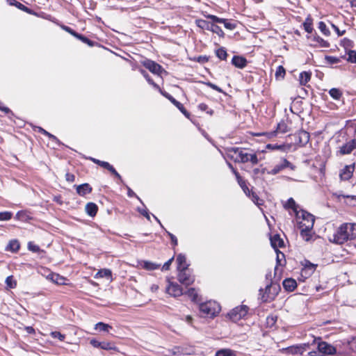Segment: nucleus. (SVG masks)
<instances>
[{"mask_svg": "<svg viewBox=\"0 0 356 356\" xmlns=\"http://www.w3.org/2000/svg\"><path fill=\"white\" fill-rule=\"evenodd\" d=\"M356 239V223L343 222L340 225L329 241L337 245H343Z\"/></svg>", "mask_w": 356, "mask_h": 356, "instance_id": "obj_1", "label": "nucleus"}, {"mask_svg": "<svg viewBox=\"0 0 356 356\" xmlns=\"http://www.w3.org/2000/svg\"><path fill=\"white\" fill-rule=\"evenodd\" d=\"M229 157L235 163H245L250 162L252 165L259 163L256 153H248L245 149L242 147H230L227 150Z\"/></svg>", "mask_w": 356, "mask_h": 356, "instance_id": "obj_2", "label": "nucleus"}, {"mask_svg": "<svg viewBox=\"0 0 356 356\" xmlns=\"http://www.w3.org/2000/svg\"><path fill=\"white\" fill-rule=\"evenodd\" d=\"M317 342V350H312L308 353L309 356H329L337 353L335 346L321 340V337L315 338L312 344Z\"/></svg>", "mask_w": 356, "mask_h": 356, "instance_id": "obj_3", "label": "nucleus"}, {"mask_svg": "<svg viewBox=\"0 0 356 356\" xmlns=\"http://www.w3.org/2000/svg\"><path fill=\"white\" fill-rule=\"evenodd\" d=\"M200 312L202 316L213 318L220 311V305L215 301H207L199 305Z\"/></svg>", "mask_w": 356, "mask_h": 356, "instance_id": "obj_4", "label": "nucleus"}, {"mask_svg": "<svg viewBox=\"0 0 356 356\" xmlns=\"http://www.w3.org/2000/svg\"><path fill=\"white\" fill-rule=\"evenodd\" d=\"M280 291V286L275 283H270L268 284L265 289H260V295L261 300L264 302H268L274 300Z\"/></svg>", "mask_w": 356, "mask_h": 356, "instance_id": "obj_5", "label": "nucleus"}, {"mask_svg": "<svg viewBox=\"0 0 356 356\" xmlns=\"http://www.w3.org/2000/svg\"><path fill=\"white\" fill-rule=\"evenodd\" d=\"M249 307L246 305H239L232 309L227 317L233 322H237L243 318L248 313Z\"/></svg>", "mask_w": 356, "mask_h": 356, "instance_id": "obj_6", "label": "nucleus"}, {"mask_svg": "<svg viewBox=\"0 0 356 356\" xmlns=\"http://www.w3.org/2000/svg\"><path fill=\"white\" fill-rule=\"evenodd\" d=\"M286 168H289L291 170H295L296 167L286 158L282 157L280 159V163L275 165L270 170L268 171L267 173L270 175H276Z\"/></svg>", "mask_w": 356, "mask_h": 356, "instance_id": "obj_7", "label": "nucleus"}, {"mask_svg": "<svg viewBox=\"0 0 356 356\" xmlns=\"http://www.w3.org/2000/svg\"><path fill=\"white\" fill-rule=\"evenodd\" d=\"M298 218H299V221L298 222V227H314L315 218L312 214L306 211L302 210L301 216H298Z\"/></svg>", "mask_w": 356, "mask_h": 356, "instance_id": "obj_8", "label": "nucleus"}, {"mask_svg": "<svg viewBox=\"0 0 356 356\" xmlns=\"http://www.w3.org/2000/svg\"><path fill=\"white\" fill-rule=\"evenodd\" d=\"M60 27L63 31L67 32L68 33H70L72 36H74L76 38H77L78 40H81L82 42H83L85 44H87L89 47H94L95 44H97V42L90 40L89 38H88L85 35L76 32L74 30H73L71 27H70L68 26H66V25H64V24H60Z\"/></svg>", "mask_w": 356, "mask_h": 356, "instance_id": "obj_9", "label": "nucleus"}, {"mask_svg": "<svg viewBox=\"0 0 356 356\" xmlns=\"http://www.w3.org/2000/svg\"><path fill=\"white\" fill-rule=\"evenodd\" d=\"M90 161L93 162L94 163L99 165L100 167L107 170L109 171L115 178H117L120 181H122V178L121 175L116 171V170L114 168V167L111 165L107 161H104L99 160L97 159L93 158V157H89L88 159Z\"/></svg>", "mask_w": 356, "mask_h": 356, "instance_id": "obj_10", "label": "nucleus"}, {"mask_svg": "<svg viewBox=\"0 0 356 356\" xmlns=\"http://www.w3.org/2000/svg\"><path fill=\"white\" fill-rule=\"evenodd\" d=\"M161 95L165 97L166 99H168L175 106H176L179 111L188 120H191V115L190 112H188L184 106L177 101L175 98H174L168 92L163 91Z\"/></svg>", "mask_w": 356, "mask_h": 356, "instance_id": "obj_11", "label": "nucleus"}, {"mask_svg": "<svg viewBox=\"0 0 356 356\" xmlns=\"http://www.w3.org/2000/svg\"><path fill=\"white\" fill-rule=\"evenodd\" d=\"M270 241L272 248L277 252V259L279 261V254H281L282 257H284V254L278 250V248H282L285 246L284 241L279 234L270 236Z\"/></svg>", "mask_w": 356, "mask_h": 356, "instance_id": "obj_12", "label": "nucleus"}, {"mask_svg": "<svg viewBox=\"0 0 356 356\" xmlns=\"http://www.w3.org/2000/svg\"><path fill=\"white\" fill-rule=\"evenodd\" d=\"M229 167L232 170V172L236 177V179L238 181V184L241 186V188L243 189V192L249 197H250V193L252 192V190H250L247 184L246 181L240 175L239 172L237 171L236 168L233 167V165L231 163H228Z\"/></svg>", "mask_w": 356, "mask_h": 356, "instance_id": "obj_13", "label": "nucleus"}, {"mask_svg": "<svg viewBox=\"0 0 356 356\" xmlns=\"http://www.w3.org/2000/svg\"><path fill=\"white\" fill-rule=\"evenodd\" d=\"M312 73L311 71H303L299 74L298 81L301 86L300 90L304 92L305 95H307V91L302 87L310 88L308 83L311 81Z\"/></svg>", "mask_w": 356, "mask_h": 356, "instance_id": "obj_14", "label": "nucleus"}, {"mask_svg": "<svg viewBox=\"0 0 356 356\" xmlns=\"http://www.w3.org/2000/svg\"><path fill=\"white\" fill-rule=\"evenodd\" d=\"M143 66L149 70L152 73L160 75L163 67L161 65L150 59H145L141 62Z\"/></svg>", "mask_w": 356, "mask_h": 356, "instance_id": "obj_15", "label": "nucleus"}, {"mask_svg": "<svg viewBox=\"0 0 356 356\" xmlns=\"http://www.w3.org/2000/svg\"><path fill=\"white\" fill-rule=\"evenodd\" d=\"M177 279L180 283L186 286L192 284L195 281L194 276L188 272V270H178Z\"/></svg>", "mask_w": 356, "mask_h": 356, "instance_id": "obj_16", "label": "nucleus"}, {"mask_svg": "<svg viewBox=\"0 0 356 356\" xmlns=\"http://www.w3.org/2000/svg\"><path fill=\"white\" fill-rule=\"evenodd\" d=\"M165 291L168 294L173 297H179L183 294V289L180 285L176 282H168Z\"/></svg>", "mask_w": 356, "mask_h": 356, "instance_id": "obj_17", "label": "nucleus"}, {"mask_svg": "<svg viewBox=\"0 0 356 356\" xmlns=\"http://www.w3.org/2000/svg\"><path fill=\"white\" fill-rule=\"evenodd\" d=\"M296 143L300 147L306 145L310 138L309 134L304 130H300L298 133L294 134Z\"/></svg>", "mask_w": 356, "mask_h": 356, "instance_id": "obj_18", "label": "nucleus"}, {"mask_svg": "<svg viewBox=\"0 0 356 356\" xmlns=\"http://www.w3.org/2000/svg\"><path fill=\"white\" fill-rule=\"evenodd\" d=\"M310 38L311 41L313 42L311 45L313 47H323L328 48L330 46V44L328 41L324 40L323 38L319 36L317 33L313 34L311 37H307Z\"/></svg>", "mask_w": 356, "mask_h": 356, "instance_id": "obj_19", "label": "nucleus"}, {"mask_svg": "<svg viewBox=\"0 0 356 356\" xmlns=\"http://www.w3.org/2000/svg\"><path fill=\"white\" fill-rule=\"evenodd\" d=\"M356 149V138L347 141L339 147V152L341 155L349 154Z\"/></svg>", "mask_w": 356, "mask_h": 356, "instance_id": "obj_20", "label": "nucleus"}, {"mask_svg": "<svg viewBox=\"0 0 356 356\" xmlns=\"http://www.w3.org/2000/svg\"><path fill=\"white\" fill-rule=\"evenodd\" d=\"M355 171V164L347 165L341 170L339 177L342 181L349 180L353 175Z\"/></svg>", "mask_w": 356, "mask_h": 356, "instance_id": "obj_21", "label": "nucleus"}, {"mask_svg": "<svg viewBox=\"0 0 356 356\" xmlns=\"http://www.w3.org/2000/svg\"><path fill=\"white\" fill-rule=\"evenodd\" d=\"M289 124H291V121L286 118L285 120H282L277 124L276 127V131L279 134H286L291 131V128L289 127Z\"/></svg>", "mask_w": 356, "mask_h": 356, "instance_id": "obj_22", "label": "nucleus"}, {"mask_svg": "<svg viewBox=\"0 0 356 356\" xmlns=\"http://www.w3.org/2000/svg\"><path fill=\"white\" fill-rule=\"evenodd\" d=\"M302 266L301 274L305 276L311 275L315 271L317 266V265L311 263L309 260H305Z\"/></svg>", "mask_w": 356, "mask_h": 356, "instance_id": "obj_23", "label": "nucleus"}, {"mask_svg": "<svg viewBox=\"0 0 356 356\" xmlns=\"http://www.w3.org/2000/svg\"><path fill=\"white\" fill-rule=\"evenodd\" d=\"M232 64L239 69L245 68L248 65L247 59L241 56H234L232 59Z\"/></svg>", "mask_w": 356, "mask_h": 356, "instance_id": "obj_24", "label": "nucleus"}, {"mask_svg": "<svg viewBox=\"0 0 356 356\" xmlns=\"http://www.w3.org/2000/svg\"><path fill=\"white\" fill-rule=\"evenodd\" d=\"M76 193L80 196H85L92 191V186L88 184H82L76 186Z\"/></svg>", "mask_w": 356, "mask_h": 356, "instance_id": "obj_25", "label": "nucleus"}, {"mask_svg": "<svg viewBox=\"0 0 356 356\" xmlns=\"http://www.w3.org/2000/svg\"><path fill=\"white\" fill-rule=\"evenodd\" d=\"M284 289L289 292L293 291L297 287V282L293 278H286L282 282Z\"/></svg>", "mask_w": 356, "mask_h": 356, "instance_id": "obj_26", "label": "nucleus"}, {"mask_svg": "<svg viewBox=\"0 0 356 356\" xmlns=\"http://www.w3.org/2000/svg\"><path fill=\"white\" fill-rule=\"evenodd\" d=\"M176 262L177 264V270H188V264L186 263V256L183 254H179L177 256Z\"/></svg>", "mask_w": 356, "mask_h": 356, "instance_id": "obj_27", "label": "nucleus"}, {"mask_svg": "<svg viewBox=\"0 0 356 356\" xmlns=\"http://www.w3.org/2000/svg\"><path fill=\"white\" fill-rule=\"evenodd\" d=\"M139 72L145 77L148 83L152 85L156 90H159L161 94L164 91L157 83L154 81V80L149 76L148 73L145 70L139 69Z\"/></svg>", "mask_w": 356, "mask_h": 356, "instance_id": "obj_28", "label": "nucleus"}, {"mask_svg": "<svg viewBox=\"0 0 356 356\" xmlns=\"http://www.w3.org/2000/svg\"><path fill=\"white\" fill-rule=\"evenodd\" d=\"M85 210L88 216L94 217L98 211V207L94 202H88L86 205Z\"/></svg>", "mask_w": 356, "mask_h": 356, "instance_id": "obj_29", "label": "nucleus"}, {"mask_svg": "<svg viewBox=\"0 0 356 356\" xmlns=\"http://www.w3.org/2000/svg\"><path fill=\"white\" fill-rule=\"evenodd\" d=\"M300 229V236L305 241H309L312 238V229L313 227H299Z\"/></svg>", "mask_w": 356, "mask_h": 356, "instance_id": "obj_30", "label": "nucleus"}, {"mask_svg": "<svg viewBox=\"0 0 356 356\" xmlns=\"http://www.w3.org/2000/svg\"><path fill=\"white\" fill-rule=\"evenodd\" d=\"M20 249V243L17 239H13L9 241L8 245L6 248V250L10 251L16 253Z\"/></svg>", "mask_w": 356, "mask_h": 356, "instance_id": "obj_31", "label": "nucleus"}, {"mask_svg": "<svg viewBox=\"0 0 356 356\" xmlns=\"http://www.w3.org/2000/svg\"><path fill=\"white\" fill-rule=\"evenodd\" d=\"M302 26L304 30L308 33H312L314 31L313 28V19L311 16V15H308V16L306 17L305 22L302 23Z\"/></svg>", "mask_w": 356, "mask_h": 356, "instance_id": "obj_32", "label": "nucleus"}, {"mask_svg": "<svg viewBox=\"0 0 356 356\" xmlns=\"http://www.w3.org/2000/svg\"><path fill=\"white\" fill-rule=\"evenodd\" d=\"M195 23L198 28L201 29L202 30L207 31H210L211 25L213 24L202 19H197L195 21Z\"/></svg>", "mask_w": 356, "mask_h": 356, "instance_id": "obj_33", "label": "nucleus"}, {"mask_svg": "<svg viewBox=\"0 0 356 356\" xmlns=\"http://www.w3.org/2000/svg\"><path fill=\"white\" fill-rule=\"evenodd\" d=\"M100 349L120 352L119 348L115 346V343L111 341H102Z\"/></svg>", "mask_w": 356, "mask_h": 356, "instance_id": "obj_34", "label": "nucleus"}, {"mask_svg": "<svg viewBox=\"0 0 356 356\" xmlns=\"http://www.w3.org/2000/svg\"><path fill=\"white\" fill-rule=\"evenodd\" d=\"M143 269L147 270H154L160 268L161 265L149 261H143L140 263Z\"/></svg>", "mask_w": 356, "mask_h": 356, "instance_id": "obj_35", "label": "nucleus"}, {"mask_svg": "<svg viewBox=\"0 0 356 356\" xmlns=\"http://www.w3.org/2000/svg\"><path fill=\"white\" fill-rule=\"evenodd\" d=\"M329 95L334 100H341L343 97V91L337 88H332L329 90Z\"/></svg>", "mask_w": 356, "mask_h": 356, "instance_id": "obj_36", "label": "nucleus"}, {"mask_svg": "<svg viewBox=\"0 0 356 356\" xmlns=\"http://www.w3.org/2000/svg\"><path fill=\"white\" fill-rule=\"evenodd\" d=\"M284 207L286 209H292L293 211L295 212L297 216L298 215V205L296 204L293 198L290 197L289 199H288Z\"/></svg>", "mask_w": 356, "mask_h": 356, "instance_id": "obj_37", "label": "nucleus"}, {"mask_svg": "<svg viewBox=\"0 0 356 356\" xmlns=\"http://www.w3.org/2000/svg\"><path fill=\"white\" fill-rule=\"evenodd\" d=\"M301 348H302L300 347L299 344L291 346L286 348V352L291 355H302L303 352Z\"/></svg>", "mask_w": 356, "mask_h": 356, "instance_id": "obj_38", "label": "nucleus"}, {"mask_svg": "<svg viewBox=\"0 0 356 356\" xmlns=\"http://www.w3.org/2000/svg\"><path fill=\"white\" fill-rule=\"evenodd\" d=\"M286 75V70L282 65H279L275 71V76L277 81L283 80Z\"/></svg>", "mask_w": 356, "mask_h": 356, "instance_id": "obj_39", "label": "nucleus"}, {"mask_svg": "<svg viewBox=\"0 0 356 356\" xmlns=\"http://www.w3.org/2000/svg\"><path fill=\"white\" fill-rule=\"evenodd\" d=\"M15 218L18 220L23 221V222H26L29 220L31 219V218L29 216L28 212L26 211H24V210L19 211L15 215Z\"/></svg>", "mask_w": 356, "mask_h": 356, "instance_id": "obj_40", "label": "nucleus"}, {"mask_svg": "<svg viewBox=\"0 0 356 356\" xmlns=\"http://www.w3.org/2000/svg\"><path fill=\"white\" fill-rule=\"evenodd\" d=\"M216 356H236L234 350L225 348L220 349L216 353Z\"/></svg>", "mask_w": 356, "mask_h": 356, "instance_id": "obj_41", "label": "nucleus"}, {"mask_svg": "<svg viewBox=\"0 0 356 356\" xmlns=\"http://www.w3.org/2000/svg\"><path fill=\"white\" fill-rule=\"evenodd\" d=\"M277 321V316L276 315H269L266 318V327L268 328H273L275 327L276 323Z\"/></svg>", "mask_w": 356, "mask_h": 356, "instance_id": "obj_42", "label": "nucleus"}, {"mask_svg": "<svg viewBox=\"0 0 356 356\" xmlns=\"http://www.w3.org/2000/svg\"><path fill=\"white\" fill-rule=\"evenodd\" d=\"M95 329L102 332H109V330L112 329V326L103 322H99L95 324Z\"/></svg>", "mask_w": 356, "mask_h": 356, "instance_id": "obj_43", "label": "nucleus"}, {"mask_svg": "<svg viewBox=\"0 0 356 356\" xmlns=\"http://www.w3.org/2000/svg\"><path fill=\"white\" fill-rule=\"evenodd\" d=\"M286 145L285 144L278 145V144H267L266 146V149L270 150H280L282 152L286 151Z\"/></svg>", "mask_w": 356, "mask_h": 356, "instance_id": "obj_44", "label": "nucleus"}, {"mask_svg": "<svg viewBox=\"0 0 356 356\" xmlns=\"http://www.w3.org/2000/svg\"><path fill=\"white\" fill-rule=\"evenodd\" d=\"M318 28L324 35L330 36L331 35L330 31L324 22H319L318 24Z\"/></svg>", "mask_w": 356, "mask_h": 356, "instance_id": "obj_45", "label": "nucleus"}, {"mask_svg": "<svg viewBox=\"0 0 356 356\" xmlns=\"http://www.w3.org/2000/svg\"><path fill=\"white\" fill-rule=\"evenodd\" d=\"M216 56L222 60H227V58L228 56V54H227V52L225 49V48L224 47H220L218 48L216 51Z\"/></svg>", "mask_w": 356, "mask_h": 356, "instance_id": "obj_46", "label": "nucleus"}, {"mask_svg": "<svg viewBox=\"0 0 356 356\" xmlns=\"http://www.w3.org/2000/svg\"><path fill=\"white\" fill-rule=\"evenodd\" d=\"M6 284L8 289H15L17 286V281L13 275L8 276L6 279Z\"/></svg>", "mask_w": 356, "mask_h": 356, "instance_id": "obj_47", "label": "nucleus"}, {"mask_svg": "<svg viewBox=\"0 0 356 356\" xmlns=\"http://www.w3.org/2000/svg\"><path fill=\"white\" fill-rule=\"evenodd\" d=\"M210 31L216 33L219 37L223 38L225 37V33L222 29L218 25L212 24Z\"/></svg>", "mask_w": 356, "mask_h": 356, "instance_id": "obj_48", "label": "nucleus"}, {"mask_svg": "<svg viewBox=\"0 0 356 356\" xmlns=\"http://www.w3.org/2000/svg\"><path fill=\"white\" fill-rule=\"evenodd\" d=\"M325 60L329 65L338 64L341 62V58L333 56H325Z\"/></svg>", "mask_w": 356, "mask_h": 356, "instance_id": "obj_49", "label": "nucleus"}, {"mask_svg": "<svg viewBox=\"0 0 356 356\" xmlns=\"http://www.w3.org/2000/svg\"><path fill=\"white\" fill-rule=\"evenodd\" d=\"M186 294L188 296V297L191 299L193 302H195L197 301L198 294L194 288H190L187 291Z\"/></svg>", "mask_w": 356, "mask_h": 356, "instance_id": "obj_50", "label": "nucleus"}, {"mask_svg": "<svg viewBox=\"0 0 356 356\" xmlns=\"http://www.w3.org/2000/svg\"><path fill=\"white\" fill-rule=\"evenodd\" d=\"M13 213L11 211H6L0 212V221H8L13 218Z\"/></svg>", "mask_w": 356, "mask_h": 356, "instance_id": "obj_51", "label": "nucleus"}, {"mask_svg": "<svg viewBox=\"0 0 356 356\" xmlns=\"http://www.w3.org/2000/svg\"><path fill=\"white\" fill-rule=\"evenodd\" d=\"M346 54L348 55L346 60L351 63H356V51L350 49Z\"/></svg>", "mask_w": 356, "mask_h": 356, "instance_id": "obj_52", "label": "nucleus"}, {"mask_svg": "<svg viewBox=\"0 0 356 356\" xmlns=\"http://www.w3.org/2000/svg\"><path fill=\"white\" fill-rule=\"evenodd\" d=\"M16 8H17L20 10H22L28 14L35 15V12L33 10L26 7V6H24V4H22L20 2H18Z\"/></svg>", "mask_w": 356, "mask_h": 356, "instance_id": "obj_53", "label": "nucleus"}, {"mask_svg": "<svg viewBox=\"0 0 356 356\" xmlns=\"http://www.w3.org/2000/svg\"><path fill=\"white\" fill-rule=\"evenodd\" d=\"M198 108L201 111H206L209 115H212L214 113L213 110L209 108L208 105L205 103H201L198 105Z\"/></svg>", "mask_w": 356, "mask_h": 356, "instance_id": "obj_54", "label": "nucleus"}, {"mask_svg": "<svg viewBox=\"0 0 356 356\" xmlns=\"http://www.w3.org/2000/svg\"><path fill=\"white\" fill-rule=\"evenodd\" d=\"M250 194L252 195V201L258 206H260V205H263L264 204V200L262 199H261L258 195L252 191L250 193Z\"/></svg>", "mask_w": 356, "mask_h": 356, "instance_id": "obj_55", "label": "nucleus"}, {"mask_svg": "<svg viewBox=\"0 0 356 356\" xmlns=\"http://www.w3.org/2000/svg\"><path fill=\"white\" fill-rule=\"evenodd\" d=\"M51 336L54 338V339H59V341H63L65 339V335L60 333V332H58V331H54V332H51Z\"/></svg>", "mask_w": 356, "mask_h": 356, "instance_id": "obj_56", "label": "nucleus"}, {"mask_svg": "<svg viewBox=\"0 0 356 356\" xmlns=\"http://www.w3.org/2000/svg\"><path fill=\"white\" fill-rule=\"evenodd\" d=\"M28 249L33 252H39L41 251L40 248L33 242H29Z\"/></svg>", "mask_w": 356, "mask_h": 356, "instance_id": "obj_57", "label": "nucleus"}, {"mask_svg": "<svg viewBox=\"0 0 356 356\" xmlns=\"http://www.w3.org/2000/svg\"><path fill=\"white\" fill-rule=\"evenodd\" d=\"M348 347L351 351L356 353V336L348 341Z\"/></svg>", "mask_w": 356, "mask_h": 356, "instance_id": "obj_58", "label": "nucleus"}, {"mask_svg": "<svg viewBox=\"0 0 356 356\" xmlns=\"http://www.w3.org/2000/svg\"><path fill=\"white\" fill-rule=\"evenodd\" d=\"M207 18L211 19L213 22L222 24L224 22V18L218 17L213 15H207Z\"/></svg>", "mask_w": 356, "mask_h": 356, "instance_id": "obj_59", "label": "nucleus"}, {"mask_svg": "<svg viewBox=\"0 0 356 356\" xmlns=\"http://www.w3.org/2000/svg\"><path fill=\"white\" fill-rule=\"evenodd\" d=\"M344 198L348 200V203L353 207H356V195H343Z\"/></svg>", "mask_w": 356, "mask_h": 356, "instance_id": "obj_60", "label": "nucleus"}, {"mask_svg": "<svg viewBox=\"0 0 356 356\" xmlns=\"http://www.w3.org/2000/svg\"><path fill=\"white\" fill-rule=\"evenodd\" d=\"M277 134L278 133H277V131H276V129H275L272 131L263 132L261 134H257V136H263L267 137L268 138H272L273 137H275Z\"/></svg>", "mask_w": 356, "mask_h": 356, "instance_id": "obj_61", "label": "nucleus"}, {"mask_svg": "<svg viewBox=\"0 0 356 356\" xmlns=\"http://www.w3.org/2000/svg\"><path fill=\"white\" fill-rule=\"evenodd\" d=\"M98 273L102 277L109 278L112 276L111 271L109 269H102L100 270Z\"/></svg>", "mask_w": 356, "mask_h": 356, "instance_id": "obj_62", "label": "nucleus"}, {"mask_svg": "<svg viewBox=\"0 0 356 356\" xmlns=\"http://www.w3.org/2000/svg\"><path fill=\"white\" fill-rule=\"evenodd\" d=\"M222 24H224V26L229 30H234L236 27V24L235 23L228 22L226 19H224V22Z\"/></svg>", "mask_w": 356, "mask_h": 356, "instance_id": "obj_63", "label": "nucleus"}, {"mask_svg": "<svg viewBox=\"0 0 356 356\" xmlns=\"http://www.w3.org/2000/svg\"><path fill=\"white\" fill-rule=\"evenodd\" d=\"M0 111L3 112L5 114H10L14 115L13 111L8 107L5 106L0 101Z\"/></svg>", "mask_w": 356, "mask_h": 356, "instance_id": "obj_64", "label": "nucleus"}]
</instances>
